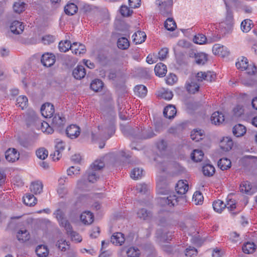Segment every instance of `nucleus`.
I'll list each match as a JSON object with an SVG mask.
<instances>
[{
    "label": "nucleus",
    "mask_w": 257,
    "mask_h": 257,
    "mask_svg": "<svg viewBox=\"0 0 257 257\" xmlns=\"http://www.w3.org/2000/svg\"><path fill=\"white\" fill-rule=\"evenodd\" d=\"M162 250L168 254L173 253L174 246L170 244H164L162 246Z\"/></svg>",
    "instance_id": "obj_64"
},
{
    "label": "nucleus",
    "mask_w": 257,
    "mask_h": 257,
    "mask_svg": "<svg viewBox=\"0 0 257 257\" xmlns=\"http://www.w3.org/2000/svg\"><path fill=\"white\" fill-rule=\"evenodd\" d=\"M104 166V163L101 160H96L87 170L88 180L89 182L94 183L99 178L97 171L102 169Z\"/></svg>",
    "instance_id": "obj_1"
},
{
    "label": "nucleus",
    "mask_w": 257,
    "mask_h": 257,
    "mask_svg": "<svg viewBox=\"0 0 257 257\" xmlns=\"http://www.w3.org/2000/svg\"><path fill=\"white\" fill-rule=\"evenodd\" d=\"M71 229L70 230H66L67 231V233L69 234L71 237L72 240H75L77 242H80L82 240L81 237L79 235L78 233L72 230V227L71 225Z\"/></svg>",
    "instance_id": "obj_49"
},
{
    "label": "nucleus",
    "mask_w": 257,
    "mask_h": 257,
    "mask_svg": "<svg viewBox=\"0 0 257 257\" xmlns=\"http://www.w3.org/2000/svg\"><path fill=\"white\" fill-rule=\"evenodd\" d=\"M203 156V152L200 150H194L191 154L192 160L196 162L201 161Z\"/></svg>",
    "instance_id": "obj_36"
},
{
    "label": "nucleus",
    "mask_w": 257,
    "mask_h": 257,
    "mask_svg": "<svg viewBox=\"0 0 257 257\" xmlns=\"http://www.w3.org/2000/svg\"><path fill=\"white\" fill-rule=\"evenodd\" d=\"M54 214L56 215L60 225L63 227L66 230H70L71 225L64 217V213L60 209H58Z\"/></svg>",
    "instance_id": "obj_6"
},
{
    "label": "nucleus",
    "mask_w": 257,
    "mask_h": 257,
    "mask_svg": "<svg viewBox=\"0 0 257 257\" xmlns=\"http://www.w3.org/2000/svg\"><path fill=\"white\" fill-rule=\"evenodd\" d=\"M56 246H57L58 248H59L62 251H65L70 247V245L68 243V242H67L65 240H64L63 239L58 240L57 242Z\"/></svg>",
    "instance_id": "obj_44"
},
{
    "label": "nucleus",
    "mask_w": 257,
    "mask_h": 257,
    "mask_svg": "<svg viewBox=\"0 0 257 257\" xmlns=\"http://www.w3.org/2000/svg\"><path fill=\"white\" fill-rule=\"evenodd\" d=\"M255 246L254 243L247 242L243 245L242 250L245 253H252L255 249Z\"/></svg>",
    "instance_id": "obj_37"
},
{
    "label": "nucleus",
    "mask_w": 257,
    "mask_h": 257,
    "mask_svg": "<svg viewBox=\"0 0 257 257\" xmlns=\"http://www.w3.org/2000/svg\"><path fill=\"white\" fill-rule=\"evenodd\" d=\"M210 120L212 123L219 125L224 121V116L222 113L215 111L212 113Z\"/></svg>",
    "instance_id": "obj_15"
},
{
    "label": "nucleus",
    "mask_w": 257,
    "mask_h": 257,
    "mask_svg": "<svg viewBox=\"0 0 257 257\" xmlns=\"http://www.w3.org/2000/svg\"><path fill=\"white\" fill-rule=\"evenodd\" d=\"M28 100L26 96L22 95L19 96L17 99V105L24 109L28 106Z\"/></svg>",
    "instance_id": "obj_42"
},
{
    "label": "nucleus",
    "mask_w": 257,
    "mask_h": 257,
    "mask_svg": "<svg viewBox=\"0 0 257 257\" xmlns=\"http://www.w3.org/2000/svg\"><path fill=\"white\" fill-rule=\"evenodd\" d=\"M143 170L139 168H135L131 172V177L134 179H139L143 175Z\"/></svg>",
    "instance_id": "obj_51"
},
{
    "label": "nucleus",
    "mask_w": 257,
    "mask_h": 257,
    "mask_svg": "<svg viewBox=\"0 0 257 257\" xmlns=\"http://www.w3.org/2000/svg\"><path fill=\"white\" fill-rule=\"evenodd\" d=\"M236 66L238 69L241 71L246 70L247 73L249 75L254 74L257 71V68L254 65L252 67V71H249L250 68L248 67L247 59L244 57H242L240 60H238V61L236 62Z\"/></svg>",
    "instance_id": "obj_4"
},
{
    "label": "nucleus",
    "mask_w": 257,
    "mask_h": 257,
    "mask_svg": "<svg viewBox=\"0 0 257 257\" xmlns=\"http://www.w3.org/2000/svg\"><path fill=\"white\" fill-rule=\"evenodd\" d=\"M240 191L243 193L249 194L251 186L248 182H243L241 183L239 187Z\"/></svg>",
    "instance_id": "obj_53"
},
{
    "label": "nucleus",
    "mask_w": 257,
    "mask_h": 257,
    "mask_svg": "<svg viewBox=\"0 0 257 257\" xmlns=\"http://www.w3.org/2000/svg\"><path fill=\"white\" fill-rule=\"evenodd\" d=\"M197 253V250L194 247L189 246L185 249V255L187 257H195Z\"/></svg>",
    "instance_id": "obj_56"
},
{
    "label": "nucleus",
    "mask_w": 257,
    "mask_h": 257,
    "mask_svg": "<svg viewBox=\"0 0 257 257\" xmlns=\"http://www.w3.org/2000/svg\"><path fill=\"white\" fill-rule=\"evenodd\" d=\"M233 114L235 117L240 116L243 113V109L241 106L238 105L233 109Z\"/></svg>",
    "instance_id": "obj_63"
},
{
    "label": "nucleus",
    "mask_w": 257,
    "mask_h": 257,
    "mask_svg": "<svg viewBox=\"0 0 257 257\" xmlns=\"http://www.w3.org/2000/svg\"><path fill=\"white\" fill-rule=\"evenodd\" d=\"M159 95L161 98L166 100H170L173 96V94L171 91L166 90H163L161 91Z\"/></svg>",
    "instance_id": "obj_58"
},
{
    "label": "nucleus",
    "mask_w": 257,
    "mask_h": 257,
    "mask_svg": "<svg viewBox=\"0 0 257 257\" xmlns=\"http://www.w3.org/2000/svg\"><path fill=\"white\" fill-rule=\"evenodd\" d=\"M41 112L45 117H51L54 113V108L53 104L50 103H46L43 104L41 107Z\"/></svg>",
    "instance_id": "obj_9"
},
{
    "label": "nucleus",
    "mask_w": 257,
    "mask_h": 257,
    "mask_svg": "<svg viewBox=\"0 0 257 257\" xmlns=\"http://www.w3.org/2000/svg\"><path fill=\"white\" fill-rule=\"evenodd\" d=\"M24 29V26L22 23L18 21H14L10 26L11 31L16 35L21 34L23 32Z\"/></svg>",
    "instance_id": "obj_13"
},
{
    "label": "nucleus",
    "mask_w": 257,
    "mask_h": 257,
    "mask_svg": "<svg viewBox=\"0 0 257 257\" xmlns=\"http://www.w3.org/2000/svg\"><path fill=\"white\" fill-rule=\"evenodd\" d=\"M157 5L160 6V13L164 16L167 17L171 14L172 8L166 6H163L160 3H157Z\"/></svg>",
    "instance_id": "obj_48"
},
{
    "label": "nucleus",
    "mask_w": 257,
    "mask_h": 257,
    "mask_svg": "<svg viewBox=\"0 0 257 257\" xmlns=\"http://www.w3.org/2000/svg\"><path fill=\"white\" fill-rule=\"evenodd\" d=\"M186 88L189 93L194 94L199 91L200 86L194 80L190 79L189 81L186 82Z\"/></svg>",
    "instance_id": "obj_14"
},
{
    "label": "nucleus",
    "mask_w": 257,
    "mask_h": 257,
    "mask_svg": "<svg viewBox=\"0 0 257 257\" xmlns=\"http://www.w3.org/2000/svg\"><path fill=\"white\" fill-rule=\"evenodd\" d=\"M165 28L170 31H173L177 27L176 24L172 18H168L165 22Z\"/></svg>",
    "instance_id": "obj_43"
},
{
    "label": "nucleus",
    "mask_w": 257,
    "mask_h": 257,
    "mask_svg": "<svg viewBox=\"0 0 257 257\" xmlns=\"http://www.w3.org/2000/svg\"><path fill=\"white\" fill-rule=\"evenodd\" d=\"M252 22L249 19L244 20L241 24V29L243 32H249L251 28Z\"/></svg>",
    "instance_id": "obj_47"
},
{
    "label": "nucleus",
    "mask_w": 257,
    "mask_h": 257,
    "mask_svg": "<svg viewBox=\"0 0 257 257\" xmlns=\"http://www.w3.org/2000/svg\"><path fill=\"white\" fill-rule=\"evenodd\" d=\"M36 154L39 159L44 160L48 157V152L45 148H40L36 151Z\"/></svg>",
    "instance_id": "obj_50"
},
{
    "label": "nucleus",
    "mask_w": 257,
    "mask_h": 257,
    "mask_svg": "<svg viewBox=\"0 0 257 257\" xmlns=\"http://www.w3.org/2000/svg\"><path fill=\"white\" fill-rule=\"evenodd\" d=\"M204 136V131L198 129H194L190 135L191 139L195 142H198L202 140Z\"/></svg>",
    "instance_id": "obj_27"
},
{
    "label": "nucleus",
    "mask_w": 257,
    "mask_h": 257,
    "mask_svg": "<svg viewBox=\"0 0 257 257\" xmlns=\"http://www.w3.org/2000/svg\"><path fill=\"white\" fill-rule=\"evenodd\" d=\"M80 128L75 124H71L66 130V134L70 139H76L80 135Z\"/></svg>",
    "instance_id": "obj_8"
},
{
    "label": "nucleus",
    "mask_w": 257,
    "mask_h": 257,
    "mask_svg": "<svg viewBox=\"0 0 257 257\" xmlns=\"http://www.w3.org/2000/svg\"><path fill=\"white\" fill-rule=\"evenodd\" d=\"M54 129V128L52 125V126H50L49 124L45 121L41 123V130L43 132H45L48 134H51L53 133Z\"/></svg>",
    "instance_id": "obj_55"
},
{
    "label": "nucleus",
    "mask_w": 257,
    "mask_h": 257,
    "mask_svg": "<svg viewBox=\"0 0 257 257\" xmlns=\"http://www.w3.org/2000/svg\"><path fill=\"white\" fill-rule=\"evenodd\" d=\"M133 41L136 44H141L145 41L146 35L144 32L138 31L133 35Z\"/></svg>",
    "instance_id": "obj_24"
},
{
    "label": "nucleus",
    "mask_w": 257,
    "mask_h": 257,
    "mask_svg": "<svg viewBox=\"0 0 257 257\" xmlns=\"http://www.w3.org/2000/svg\"><path fill=\"white\" fill-rule=\"evenodd\" d=\"M19 153L15 149H9L5 153L6 159L9 162H14L19 158Z\"/></svg>",
    "instance_id": "obj_11"
},
{
    "label": "nucleus",
    "mask_w": 257,
    "mask_h": 257,
    "mask_svg": "<svg viewBox=\"0 0 257 257\" xmlns=\"http://www.w3.org/2000/svg\"><path fill=\"white\" fill-rule=\"evenodd\" d=\"M65 148L64 143L62 141L57 142L55 146V151L53 154L50 155L53 160H55L56 153H57V157L56 159L58 160L61 157V152L64 150Z\"/></svg>",
    "instance_id": "obj_21"
},
{
    "label": "nucleus",
    "mask_w": 257,
    "mask_h": 257,
    "mask_svg": "<svg viewBox=\"0 0 257 257\" xmlns=\"http://www.w3.org/2000/svg\"><path fill=\"white\" fill-rule=\"evenodd\" d=\"M134 92L136 95L140 97H144L147 93V89L144 85H139L135 87Z\"/></svg>",
    "instance_id": "obj_31"
},
{
    "label": "nucleus",
    "mask_w": 257,
    "mask_h": 257,
    "mask_svg": "<svg viewBox=\"0 0 257 257\" xmlns=\"http://www.w3.org/2000/svg\"><path fill=\"white\" fill-rule=\"evenodd\" d=\"M36 253L39 257H46L48 254V250L44 245H38L36 249Z\"/></svg>",
    "instance_id": "obj_38"
},
{
    "label": "nucleus",
    "mask_w": 257,
    "mask_h": 257,
    "mask_svg": "<svg viewBox=\"0 0 257 257\" xmlns=\"http://www.w3.org/2000/svg\"><path fill=\"white\" fill-rule=\"evenodd\" d=\"M246 131L245 127L241 124L235 125L232 128L233 134L236 137L243 136L245 134Z\"/></svg>",
    "instance_id": "obj_23"
},
{
    "label": "nucleus",
    "mask_w": 257,
    "mask_h": 257,
    "mask_svg": "<svg viewBox=\"0 0 257 257\" xmlns=\"http://www.w3.org/2000/svg\"><path fill=\"white\" fill-rule=\"evenodd\" d=\"M168 49L167 48H162L158 53V57L160 60H164L166 58L168 54Z\"/></svg>",
    "instance_id": "obj_62"
},
{
    "label": "nucleus",
    "mask_w": 257,
    "mask_h": 257,
    "mask_svg": "<svg viewBox=\"0 0 257 257\" xmlns=\"http://www.w3.org/2000/svg\"><path fill=\"white\" fill-rule=\"evenodd\" d=\"M103 87V83L100 80L96 79L93 80L90 84V88L94 91H98L102 89Z\"/></svg>",
    "instance_id": "obj_35"
},
{
    "label": "nucleus",
    "mask_w": 257,
    "mask_h": 257,
    "mask_svg": "<svg viewBox=\"0 0 257 257\" xmlns=\"http://www.w3.org/2000/svg\"><path fill=\"white\" fill-rule=\"evenodd\" d=\"M72 75L76 79L80 80L86 75L85 69L83 66L78 65L73 71Z\"/></svg>",
    "instance_id": "obj_16"
},
{
    "label": "nucleus",
    "mask_w": 257,
    "mask_h": 257,
    "mask_svg": "<svg viewBox=\"0 0 257 257\" xmlns=\"http://www.w3.org/2000/svg\"><path fill=\"white\" fill-rule=\"evenodd\" d=\"M231 162L226 158L220 159L218 162V166L222 170H226L231 167Z\"/></svg>",
    "instance_id": "obj_30"
},
{
    "label": "nucleus",
    "mask_w": 257,
    "mask_h": 257,
    "mask_svg": "<svg viewBox=\"0 0 257 257\" xmlns=\"http://www.w3.org/2000/svg\"><path fill=\"white\" fill-rule=\"evenodd\" d=\"M193 41L195 43L201 45L205 44L206 42L208 43V39L204 35L199 34L195 36Z\"/></svg>",
    "instance_id": "obj_45"
},
{
    "label": "nucleus",
    "mask_w": 257,
    "mask_h": 257,
    "mask_svg": "<svg viewBox=\"0 0 257 257\" xmlns=\"http://www.w3.org/2000/svg\"><path fill=\"white\" fill-rule=\"evenodd\" d=\"M43 185L40 181H36L31 183V191L35 194H40L43 191Z\"/></svg>",
    "instance_id": "obj_19"
},
{
    "label": "nucleus",
    "mask_w": 257,
    "mask_h": 257,
    "mask_svg": "<svg viewBox=\"0 0 257 257\" xmlns=\"http://www.w3.org/2000/svg\"><path fill=\"white\" fill-rule=\"evenodd\" d=\"M215 171L214 167L210 164H206L202 167V172L206 176L210 177L213 176Z\"/></svg>",
    "instance_id": "obj_39"
},
{
    "label": "nucleus",
    "mask_w": 257,
    "mask_h": 257,
    "mask_svg": "<svg viewBox=\"0 0 257 257\" xmlns=\"http://www.w3.org/2000/svg\"><path fill=\"white\" fill-rule=\"evenodd\" d=\"M179 198L175 195H170L169 196L160 197L159 198V203L162 206H174L178 203Z\"/></svg>",
    "instance_id": "obj_5"
},
{
    "label": "nucleus",
    "mask_w": 257,
    "mask_h": 257,
    "mask_svg": "<svg viewBox=\"0 0 257 257\" xmlns=\"http://www.w3.org/2000/svg\"><path fill=\"white\" fill-rule=\"evenodd\" d=\"M72 44L70 41L66 40L64 42H60L59 44V49L62 52H66L69 49L71 50Z\"/></svg>",
    "instance_id": "obj_41"
},
{
    "label": "nucleus",
    "mask_w": 257,
    "mask_h": 257,
    "mask_svg": "<svg viewBox=\"0 0 257 257\" xmlns=\"http://www.w3.org/2000/svg\"><path fill=\"white\" fill-rule=\"evenodd\" d=\"M227 8V16L226 21L219 24V28L220 33L222 34H226L229 33L233 26V16L231 12H229Z\"/></svg>",
    "instance_id": "obj_2"
},
{
    "label": "nucleus",
    "mask_w": 257,
    "mask_h": 257,
    "mask_svg": "<svg viewBox=\"0 0 257 257\" xmlns=\"http://www.w3.org/2000/svg\"><path fill=\"white\" fill-rule=\"evenodd\" d=\"M78 11V8L73 3L68 4L64 8V11L66 14L70 16L74 15Z\"/></svg>",
    "instance_id": "obj_32"
},
{
    "label": "nucleus",
    "mask_w": 257,
    "mask_h": 257,
    "mask_svg": "<svg viewBox=\"0 0 257 257\" xmlns=\"http://www.w3.org/2000/svg\"><path fill=\"white\" fill-rule=\"evenodd\" d=\"M41 62L46 67H51L55 62V56L53 54L46 53L42 55Z\"/></svg>",
    "instance_id": "obj_10"
},
{
    "label": "nucleus",
    "mask_w": 257,
    "mask_h": 257,
    "mask_svg": "<svg viewBox=\"0 0 257 257\" xmlns=\"http://www.w3.org/2000/svg\"><path fill=\"white\" fill-rule=\"evenodd\" d=\"M233 146L232 140L228 137L223 138L221 142V148L225 151H228L231 149Z\"/></svg>",
    "instance_id": "obj_29"
},
{
    "label": "nucleus",
    "mask_w": 257,
    "mask_h": 257,
    "mask_svg": "<svg viewBox=\"0 0 257 257\" xmlns=\"http://www.w3.org/2000/svg\"><path fill=\"white\" fill-rule=\"evenodd\" d=\"M71 50L76 55L83 54L86 52L85 46L82 44H78L77 42H74L72 44Z\"/></svg>",
    "instance_id": "obj_22"
},
{
    "label": "nucleus",
    "mask_w": 257,
    "mask_h": 257,
    "mask_svg": "<svg viewBox=\"0 0 257 257\" xmlns=\"http://www.w3.org/2000/svg\"><path fill=\"white\" fill-rule=\"evenodd\" d=\"M154 71L156 75L164 77L167 71V66L162 63H159L155 66Z\"/></svg>",
    "instance_id": "obj_20"
},
{
    "label": "nucleus",
    "mask_w": 257,
    "mask_h": 257,
    "mask_svg": "<svg viewBox=\"0 0 257 257\" xmlns=\"http://www.w3.org/2000/svg\"><path fill=\"white\" fill-rule=\"evenodd\" d=\"M156 136L154 133L152 127H148L144 128L141 126L140 128H137L135 131L136 138L138 139L146 140L152 138Z\"/></svg>",
    "instance_id": "obj_3"
},
{
    "label": "nucleus",
    "mask_w": 257,
    "mask_h": 257,
    "mask_svg": "<svg viewBox=\"0 0 257 257\" xmlns=\"http://www.w3.org/2000/svg\"><path fill=\"white\" fill-rule=\"evenodd\" d=\"M17 237L19 240L24 242L29 239V233L26 229L20 230L18 232Z\"/></svg>",
    "instance_id": "obj_40"
},
{
    "label": "nucleus",
    "mask_w": 257,
    "mask_h": 257,
    "mask_svg": "<svg viewBox=\"0 0 257 257\" xmlns=\"http://www.w3.org/2000/svg\"><path fill=\"white\" fill-rule=\"evenodd\" d=\"M124 240L123 235L120 232L115 233L111 237V242L116 245H121Z\"/></svg>",
    "instance_id": "obj_26"
},
{
    "label": "nucleus",
    "mask_w": 257,
    "mask_h": 257,
    "mask_svg": "<svg viewBox=\"0 0 257 257\" xmlns=\"http://www.w3.org/2000/svg\"><path fill=\"white\" fill-rule=\"evenodd\" d=\"M188 185L183 180L179 181L175 186L176 192L178 194L181 195L185 194L188 191Z\"/></svg>",
    "instance_id": "obj_18"
},
{
    "label": "nucleus",
    "mask_w": 257,
    "mask_h": 257,
    "mask_svg": "<svg viewBox=\"0 0 257 257\" xmlns=\"http://www.w3.org/2000/svg\"><path fill=\"white\" fill-rule=\"evenodd\" d=\"M140 254V250L135 247H131L126 251L127 257H139Z\"/></svg>",
    "instance_id": "obj_46"
},
{
    "label": "nucleus",
    "mask_w": 257,
    "mask_h": 257,
    "mask_svg": "<svg viewBox=\"0 0 257 257\" xmlns=\"http://www.w3.org/2000/svg\"><path fill=\"white\" fill-rule=\"evenodd\" d=\"M120 13L123 17H128L132 14L133 11L130 10L126 6H122L120 9Z\"/></svg>",
    "instance_id": "obj_61"
},
{
    "label": "nucleus",
    "mask_w": 257,
    "mask_h": 257,
    "mask_svg": "<svg viewBox=\"0 0 257 257\" xmlns=\"http://www.w3.org/2000/svg\"><path fill=\"white\" fill-rule=\"evenodd\" d=\"M207 56L204 53H198L195 56V61L198 64L203 65L207 61Z\"/></svg>",
    "instance_id": "obj_54"
},
{
    "label": "nucleus",
    "mask_w": 257,
    "mask_h": 257,
    "mask_svg": "<svg viewBox=\"0 0 257 257\" xmlns=\"http://www.w3.org/2000/svg\"><path fill=\"white\" fill-rule=\"evenodd\" d=\"M214 211L218 213H221L223 210L225 208V203L221 200H217L213 202L212 204Z\"/></svg>",
    "instance_id": "obj_34"
},
{
    "label": "nucleus",
    "mask_w": 257,
    "mask_h": 257,
    "mask_svg": "<svg viewBox=\"0 0 257 257\" xmlns=\"http://www.w3.org/2000/svg\"><path fill=\"white\" fill-rule=\"evenodd\" d=\"M193 199L196 205L201 204L203 202V196L200 192L196 191L193 195Z\"/></svg>",
    "instance_id": "obj_57"
},
{
    "label": "nucleus",
    "mask_w": 257,
    "mask_h": 257,
    "mask_svg": "<svg viewBox=\"0 0 257 257\" xmlns=\"http://www.w3.org/2000/svg\"><path fill=\"white\" fill-rule=\"evenodd\" d=\"M25 3L24 2H16L14 4L13 9L15 12L20 14L25 10Z\"/></svg>",
    "instance_id": "obj_52"
},
{
    "label": "nucleus",
    "mask_w": 257,
    "mask_h": 257,
    "mask_svg": "<svg viewBox=\"0 0 257 257\" xmlns=\"http://www.w3.org/2000/svg\"><path fill=\"white\" fill-rule=\"evenodd\" d=\"M176 107L172 105H169L164 108L163 114L165 117L172 119L176 115Z\"/></svg>",
    "instance_id": "obj_17"
},
{
    "label": "nucleus",
    "mask_w": 257,
    "mask_h": 257,
    "mask_svg": "<svg viewBox=\"0 0 257 257\" xmlns=\"http://www.w3.org/2000/svg\"><path fill=\"white\" fill-rule=\"evenodd\" d=\"M65 122V117L59 114H56L52 118L51 124L55 130L60 132L64 127Z\"/></svg>",
    "instance_id": "obj_7"
},
{
    "label": "nucleus",
    "mask_w": 257,
    "mask_h": 257,
    "mask_svg": "<svg viewBox=\"0 0 257 257\" xmlns=\"http://www.w3.org/2000/svg\"><path fill=\"white\" fill-rule=\"evenodd\" d=\"M55 37L53 35H45L42 38V41L45 45H49L55 41Z\"/></svg>",
    "instance_id": "obj_59"
},
{
    "label": "nucleus",
    "mask_w": 257,
    "mask_h": 257,
    "mask_svg": "<svg viewBox=\"0 0 257 257\" xmlns=\"http://www.w3.org/2000/svg\"><path fill=\"white\" fill-rule=\"evenodd\" d=\"M37 199L31 194H26L23 197V202L27 206H32L36 204Z\"/></svg>",
    "instance_id": "obj_28"
},
{
    "label": "nucleus",
    "mask_w": 257,
    "mask_h": 257,
    "mask_svg": "<svg viewBox=\"0 0 257 257\" xmlns=\"http://www.w3.org/2000/svg\"><path fill=\"white\" fill-rule=\"evenodd\" d=\"M212 51L215 55H220L222 57L228 56L229 54L227 48L219 44H215L213 46Z\"/></svg>",
    "instance_id": "obj_12"
},
{
    "label": "nucleus",
    "mask_w": 257,
    "mask_h": 257,
    "mask_svg": "<svg viewBox=\"0 0 257 257\" xmlns=\"http://www.w3.org/2000/svg\"><path fill=\"white\" fill-rule=\"evenodd\" d=\"M80 219L85 224H90L93 221V215L90 211H85L81 214Z\"/></svg>",
    "instance_id": "obj_25"
},
{
    "label": "nucleus",
    "mask_w": 257,
    "mask_h": 257,
    "mask_svg": "<svg viewBox=\"0 0 257 257\" xmlns=\"http://www.w3.org/2000/svg\"><path fill=\"white\" fill-rule=\"evenodd\" d=\"M117 45L120 49L126 50L130 46V42L125 37H121L118 39Z\"/></svg>",
    "instance_id": "obj_33"
},
{
    "label": "nucleus",
    "mask_w": 257,
    "mask_h": 257,
    "mask_svg": "<svg viewBox=\"0 0 257 257\" xmlns=\"http://www.w3.org/2000/svg\"><path fill=\"white\" fill-rule=\"evenodd\" d=\"M137 214L139 218L147 219L150 216V212H148L146 209L143 208L138 212Z\"/></svg>",
    "instance_id": "obj_60"
}]
</instances>
